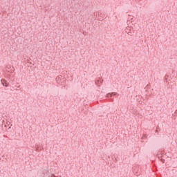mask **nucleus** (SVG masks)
I'll return each mask as SVG.
<instances>
[{"instance_id":"1","label":"nucleus","mask_w":177,"mask_h":177,"mask_svg":"<svg viewBox=\"0 0 177 177\" xmlns=\"http://www.w3.org/2000/svg\"><path fill=\"white\" fill-rule=\"evenodd\" d=\"M1 83L3 85V86H6V88H8V86H9V83L5 79H2L1 80Z\"/></svg>"},{"instance_id":"3","label":"nucleus","mask_w":177,"mask_h":177,"mask_svg":"<svg viewBox=\"0 0 177 177\" xmlns=\"http://www.w3.org/2000/svg\"><path fill=\"white\" fill-rule=\"evenodd\" d=\"M7 125H9V128H10L12 127V124L10 123V122L8 121L6 122Z\"/></svg>"},{"instance_id":"2","label":"nucleus","mask_w":177,"mask_h":177,"mask_svg":"<svg viewBox=\"0 0 177 177\" xmlns=\"http://www.w3.org/2000/svg\"><path fill=\"white\" fill-rule=\"evenodd\" d=\"M9 68H13V67H12L11 66H9V67H7V71H8V73H13V69L9 70Z\"/></svg>"},{"instance_id":"4","label":"nucleus","mask_w":177,"mask_h":177,"mask_svg":"<svg viewBox=\"0 0 177 177\" xmlns=\"http://www.w3.org/2000/svg\"><path fill=\"white\" fill-rule=\"evenodd\" d=\"M111 97V94H108V97Z\"/></svg>"},{"instance_id":"6","label":"nucleus","mask_w":177,"mask_h":177,"mask_svg":"<svg viewBox=\"0 0 177 177\" xmlns=\"http://www.w3.org/2000/svg\"><path fill=\"white\" fill-rule=\"evenodd\" d=\"M112 95H115V93H113Z\"/></svg>"},{"instance_id":"5","label":"nucleus","mask_w":177,"mask_h":177,"mask_svg":"<svg viewBox=\"0 0 177 177\" xmlns=\"http://www.w3.org/2000/svg\"><path fill=\"white\" fill-rule=\"evenodd\" d=\"M128 34L130 35V34H132V32H129Z\"/></svg>"}]
</instances>
